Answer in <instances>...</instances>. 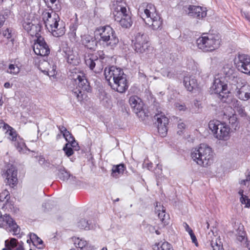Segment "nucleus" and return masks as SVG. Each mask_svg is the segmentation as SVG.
Listing matches in <instances>:
<instances>
[{
    "instance_id": "obj_1",
    "label": "nucleus",
    "mask_w": 250,
    "mask_h": 250,
    "mask_svg": "<svg viewBox=\"0 0 250 250\" xmlns=\"http://www.w3.org/2000/svg\"><path fill=\"white\" fill-rule=\"evenodd\" d=\"M104 75L111 88L119 93H124L128 88L126 75L123 70L115 66L106 67Z\"/></svg>"
},
{
    "instance_id": "obj_2",
    "label": "nucleus",
    "mask_w": 250,
    "mask_h": 250,
    "mask_svg": "<svg viewBox=\"0 0 250 250\" xmlns=\"http://www.w3.org/2000/svg\"><path fill=\"white\" fill-rule=\"evenodd\" d=\"M138 14L145 22L154 30H161L163 21L157 13L155 6L151 3H143L139 6Z\"/></svg>"
},
{
    "instance_id": "obj_3",
    "label": "nucleus",
    "mask_w": 250,
    "mask_h": 250,
    "mask_svg": "<svg viewBox=\"0 0 250 250\" xmlns=\"http://www.w3.org/2000/svg\"><path fill=\"white\" fill-rule=\"evenodd\" d=\"M69 78L77 84L76 88L72 91L74 96L78 101H82L86 96V92L90 91V86L84 74L77 68L72 69L69 75Z\"/></svg>"
},
{
    "instance_id": "obj_4",
    "label": "nucleus",
    "mask_w": 250,
    "mask_h": 250,
    "mask_svg": "<svg viewBox=\"0 0 250 250\" xmlns=\"http://www.w3.org/2000/svg\"><path fill=\"white\" fill-rule=\"evenodd\" d=\"M112 10L115 20L118 22L123 28H127L131 26L133 21L131 13L126 9V3L122 0L114 1Z\"/></svg>"
},
{
    "instance_id": "obj_5",
    "label": "nucleus",
    "mask_w": 250,
    "mask_h": 250,
    "mask_svg": "<svg viewBox=\"0 0 250 250\" xmlns=\"http://www.w3.org/2000/svg\"><path fill=\"white\" fill-rule=\"evenodd\" d=\"M42 15L45 26L53 36L59 37L64 34V24L62 21H60L57 14L53 11L44 12Z\"/></svg>"
},
{
    "instance_id": "obj_6",
    "label": "nucleus",
    "mask_w": 250,
    "mask_h": 250,
    "mask_svg": "<svg viewBox=\"0 0 250 250\" xmlns=\"http://www.w3.org/2000/svg\"><path fill=\"white\" fill-rule=\"evenodd\" d=\"M191 157L198 165L208 167L213 163V152L207 145L201 144L198 148L192 150Z\"/></svg>"
},
{
    "instance_id": "obj_7",
    "label": "nucleus",
    "mask_w": 250,
    "mask_h": 250,
    "mask_svg": "<svg viewBox=\"0 0 250 250\" xmlns=\"http://www.w3.org/2000/svg\"><path fill=\"white\" fill-rule=\"evenodd\" d=\"M95 33L100 37L99 42L104 47L113 49L119 42L115 31L110 26H100L96 29Z\"/></svg>"
},
{
    "instance_id": "obj_8",
    "label": "nucleus",
    "mask_w": 250,
    "mask_h": 250,
    "mask_svg": "<svg viewBox=\"0 0 250 250\" xmlns=\"http://www.w3.org/2000/svg\"><path fill=\"white\" fill-rule=\"evenodd\" d=\"M221 39L219 35L204 34L196 40L199 49L204 52H211L220 46Z\"/></svg>"
},
{
    "instance_id": "obj_9",
    "label": "nucleus",
    "mask_w": 250,
    "mask_h": 250,
    "mask_svg": "<svg viewBox=\"0 0 250 250\" xmlns=\"http://www.w3.org/2000/svg\"><path fill=\"white\" fill-rule=\"evenodd\" d=\"M208 127L218 140L227 141L229 139L230 128L225 123L218 120H212L208 123Z\"/></svg>"
},
{
    "instance_id": "obj_10",
    "label": "nucleus",
    "mask_w": 250,
    "mask_h": 250,
    "mask_svg": "<svg viewBox=\"0 0 250 250\" xmlns=\"http://www.w3.org/2000/svg\"><path fill=\"white\" fill-rule=\"evenodd\" d=\"M105 55L103 51H98L93 54H88L85 58V63L91 70L99 73L104 68Z\"/></svg>"
},
{
    "instance_id": "obj_11",
    "label": "nucleus",
    "mask_w": 250,
    "mask_h": 250,
    "mask_svg": "<svg viewBox=\"0 0 250 250\" xmlns=\"http://www.w3.org/2000/svg\"><path fill=\"white\" fill-rule=\"evenodd\" d=\"M3 128L7 130L5 133L8 136V139L12 142L19 152L24 153L27 150H29L23 140L18 136L16 131L14 128L7 124H4Z\"/></svg>"
},
{
    "instance_id": "obj_12",
    "label": "nucleus",
    "mask_w": 250,
    "mask_h": 250,
    "mask_svg": "<svg viewBox=\"0 0 250 250\" xmlns=\"http://www.w3.org/2000/svg\"><path fill=\"white\" fill-rule=\"evenodd\" d=\"M229 83L219 76H215L214 83L211 87L212 93L217 94L219 97L223 100L227 98L231 91L228 88Z\"/></svg>"
},
{
    "instance_id": "obj_13",
    "label": "nucleus",
    "mask_w": 250,
    "mask_h": 250,
    "mask_svg": "<svg viewBox=\"0 0 250 250\" xmlns=\"http://www.w3.org/2000/svg\"><path fill=\"white\" fill-rule=\"evenodd\" d=\"M132 46L134 50L138 53H146L151 48L146 35L138 33L132 39Z\"/></svg>"
},
{
    "instance_id": "obj_14",
    "label": "nucleus",
    "mask_w": 250,
    "mask_h": 250,
    "mask_svg": "<svg viewBox=\"0 0 250 250\" xmlns=\"http://www.w3.org/2000/svg\"><path fill=\"white\" fill-rule=\"evenodd\" d=\"M225 80L230 86L236 85L240 81V78L237 77L231 63H227L222 68L220 74L216 75Z\"/></svg>"
},
{
    "instance_id": "obj_15",
    "label": "nucleus",
    "mask_w": 250,
    "mask_h": 250,
    "mask_svg": "<svg viewBox=\"0 0 250 250\" xmlns=\"http://www.w3.org/2000/svg\"><path fill=\"white\" fill-rule=\"evenodd\" d=\"M230 86V90L240 100L247 101L250 99V85L248 84H243L240 79L237 84Z\"/></svg>"
},
{
    "instance_id": "obj_16",
    "label": "nucleus",
    "mask_w": 250,
    "mask_h": 250,
    "mask_svg": "<svg viewBox=\"0 0 250 250\" xmlns=\"http://www.w3.org/2000/svg\"><path fill=\"white\" fill-rule=\"evenodd\" d=\"M235 64L239 71L250 76V56L246 54L238 55Z\"/></svg>"
},
{
    "instance_id": "obj_17",
    "label": "nucleus",
    "mask_w": 250,
    "mask_h": 250,
    "mask_svg": "<svg viewBox=\"0 0 250 250\" xmlns=\"http://www.w3.org/2000/svg\"><path fill=\"white\" fill-rule=\"evenodd\" d=\"M35 53L41 56H46L50 53V48L44 39L40 36L37 37L33 46Z\"/></svg>"
},
{
    "instance_id": "obj_18",
    "label": "nucleus",
    "mask_w": 250,
    "mask_h": 250,
    "mask_svg": "<svg viewBox=\"0 0 250 250\" xmlns=\"http://www.w3.org/2000/svg\"><path fill=\"white\" fill-rule=\"evenodd\" d=\"M8 227L9 230L13 232V235L19 234L20 228L9 215H0V227L7 228Z\"/></svg>"
},
{
    "instance_id": "obj_19",
    "label": "nucleus",
    "mask_w": 250,
    "mask_h": 250,
    "mask_svg": "<svg viewBox=\"0 0 250 250\" xmlns=\"http://www.w3.org/2000/svg\"><path fill=\"white\" fill-rule=\"evenodd\" d=\"M154 118L157 120L158 131L161 137L165 136L167 132V125L169 122L168 119L162 112L156 114Z\"/></svg>"
},
{
    "instance_id": "obj_20",
    "label": "nucleus",
    "mask_w": 250,
    "mask_h": 250,
    "mask_svg": "<svg viewBox=\"0 0 250 250\" xmlns=\"http://www.w3.org/2000/svg\"><path fill=\"white\" fill-rule=\"evenodd\" d=\"M5 178V183L9 186L13 187L17 183V170L13 165H10L6 171L2 174Z\"/></svg>"
},
{
    "instance_id": "obj_21",
    "label": "nucleus",
    "mask_w": 250,
    "mask_h": 250,
    "mask_svg": "<svg viewBox=\"0 0 250 250\" xmlns=\"http://www.w3.org/2000/svg\"><path fill=\"white\" fill-rule=\"evenodd\" d=\"M188 15L198 19H202L207 16V9L199 6L190 5L188 7Z\"/></svg>"
},
{
    "instance_id": "obj_22",
    "label": "nucleus",
    "mask_w": 250,
    "mask_h": 250,
    "mask_svg": "<svg viewBox=\"0 0 250 250\" xmlns=\"http://www.w3.org/2000/svg\"><path fill=\"white\" fill-rule=\"evenodd\" d=\"M63 52L65 53L64 57L68 63L73 65H77L79 64L80 58L77 51L67 48Z\"/></svg>"
},
{
    "instance_id": "obj_23",
    "label": "nucleus",
    "mask_w": 250,
    "mask_h": 250,
    "mask_svg": "<svg viewBox=\"0 0 250 250\" xmlns=\"http://www.w3.org/2000/svg\"><path fill=\"white\" fill-rule=\"evenodd\" d=\"M10 198V193L7 190L5 189L0 193V202H4L2 208L7 209L8 211H12L13 206L9 202Z\"/></svg>"
},
{
    "instance_id": "obj_24",
    "label": "nucleus",
    "mask_w": 250,
    "mask_h": 250,
    "mask_svg": "<svg viewBox=\"0 0 250 250\" xmlns=\"http://www.w3.org/2000/svg\"><path fill=\"white\" fill-rule=\"evenodd\" d=\"M82 43L87 48L93 49L96 45V42L95 39L88 34L83 35L82 37Z\"/></svg>"
},
{
    "instance_id": "obj_25",
    "label": "nucleus",
    "mask_w": 250,
    "mask_h": 250,
    "mask_svg": "<svg viewBox=\"0 0 250 250\" xmlns=\"http://www.w3.org/2000/svg\"><path fill=\"white\" fill-rule=\"evenodd\" d=\"M184 84L186 88L189 91H191L197 86V81L191 76H186L184 78Z\"/></svg>"
},
{
    "instance_id": "obj_26",
    "label": "nucleus",
    "mask_w": 250,
    "mask_h": 250,
    "mask_svg": "<svg viewBox=\"0 0 250 250\" xmlns=\"http://www.w3.org/2000/svg\"><path fill=\"white\" fill-rule=\"evenodd\" d=\"M152 249L153 250H173L171 244L166 241L155 243L152 246Z\"/></svg>"
},
{
    "instance_id": "obj_27",
    "label": "nucleus",
    "mask_w": 250,
    "mask_h": 250,
    "mask_svg": "<svg viewBox=\"0 0 250 250\" xmlns=\"http://www.w3.org/2000/svg\"><path fill=\"white\" fill-rule=\"evenodd\" d=\"M22 25L24 29L31 35L33 36L36 34L37 30L34 31V29H36L37 26L32 23L29 20L24 21Z\"/></svg>"
},
{
    "instance_id": "obj_28",
    "label": "nucleus",
    "mask_w": 250,
    "mask_h": 250,
    "mask_svg": "<svg viewBox=\"0 0 250 250\" xmlns=\"http://www.w3.org/2000/svg\"><path fill=\"white\" fill-rule=\"evenodd\" d=\"M125 167L124 164H119L113 166L112 168L111 175L114 177H118L119 175L123 174Z\"/></svg>"
},
{
    "instance_id": "obj_29",
    "label": "nucleus",
    "mask_w": 250,
    "mask_h": 250,
    "mask_svg": "<svg viewBox=\"0 0 250 250\" xmlns=\"http://www.w3.org/2000/svg\"><path fill=\"white\" fill-rule=\"evenodd\" d=\"M158 216L164 226L169 223V216L168 214H166L165 210L163 209L162 210L159 211L158 212Z\"/></svg>"
},
{
    "instance_id": "obj_30",
    "label": "nucleus",
    "mask_w": 250,
    "mask_h": 250,
    "mask_svg": "<svg viewBox=\"0 0 250 250\" xmlns=\"http://www.w3.org/2000/svg\"><path fill=\"white\" fill-rule=\"evenodd\" d=\"M77 27L78 25L76 23H72L70 26V31L69 32L68 35V38L72 42L76 41L77 36L76 32Z\"/></svg>"
},
{
    "instance_id": "obj_31",
    "label": "nucleus",
    "mask_w": 250,
    "mask_h": 250,
    "mask_svg": "<svg viewBox=\"0 0 250 250\" xmlns=\"http://www.w3.org/2000/svg\"><path fill=\"white\" fill-rule=\"evenodd\" d=\"M58 176L61 180L64 181L68 180L71 177L72 178H73V177L71 175L69 172L66 171V170L64 167L59 169L58 172Z\"/></svg>"
},
{
    "instance_id": "obj_32",
    "label": "nucleus",
    "mask_w": 250,
    "mask_h": 250,
    "mask_svg": "<svg viewBox=\"0 0 250 250\" xmlns=\"http://www.w3.org/2000/svg\"><path fill=\"white\" fill-rule=\"evenodd\" d=\"M210 245L213 250H224L220 237L216 238L215 240H212Z\"/></svg>"
},
{
    "instance_id": "obj_33",
    "label": "nucleus",
    "mask_w": 250,
    "mask_h": 250,
    "mask_svg": "<svg viewBox=\"0 0 250 250\" xmlns=\"http://www.w3.org/2000/svg\"><path fill=\"white\" fill-rule=\"evenodd\" d=\"M31 239L33 240V244L34 246H37L38 245H42L41 246L38 247V248L39 249H42L44 248L42 240L36 234L34 233H31Z\"/></svg>"
},
{
    "instance_id": "obj_34",
    "label": "nucleus",
    "mask_w": 250,
    "mask_h": 250,
    "mask_svg": "<svg viewBox=\"0 0 250 250\" xmlns=\"http://www.w3.org/2000/svg\"><path fill=\"white\" fill-rule=\"evenodd\" d=\"M78 227L81 229H84L85 230H89L90 229V225L88 221L85 219H81L78 222Z\"/></svg>"
},
{
    "instance_id": "obj_35",
    "label": "nucleus",
    "mask_w": 250,
    "mask_h": 250,
    "mask_svg": "<svg viewBox=\"0 0 250 250\" xmlns=\"http://www.w3.org/2000/svg\"><path fill=\"white\" fill-rule=\"evenodd\" d=\"M20 71V69L18 66L13 64H10L9 65L8 69L7 72L11 74L16 75L19 73Z\"/></svg>"
},
{
    "instance_id": "obj_36",
    "label": "nucleus",
    "mask_w": 250,
    "mask_h": 250,
    "mask_svg": "<svg viewBox=\"0 0 250 250\" xmlns=\"http://www.w3.org/2000/svg\"><path fill=\"white\" fill-rule=\"evenodd\" d=\"M62 150L65 153V154L67 157H70L74 153V149L69 146V144L66 143L64 146L63 147Z\"/></svg>"
},
{
    "instance_id": "obj_37",
    "label": "nucleus",
    "mask_w": 250,
    "mask_h": 250,
    "mask_svg": "<svg viewBox=\"0 0 250 250\" xmlns=\"http://www.w3.org/2000/svg\"><path fill=\"white\" fill-rule=\"evenodd\" d=\"M144 106V104L141 99L140 102H139L137 104H135L134 107H132L134 112L137 115L143 110Z\"/></svg>"
},
{
    "instance_id": "obj_38",
    "label": "nucleus",
    "mask_w": 250,
    "mask_h": 250,
    "mask_svg": "<svg viewBox=\"0 0 250 250\" xmlns=\"http://www.w3.org/2000/svg\"><path fill=\"white\" fill-rule=\"evenodd\" d=\"M140 99H141L137 96H131L129 99V102L131 107H134L136 104L139 102H140Z\"/></svg>"
},
{
    "instance_id": "obj_39",
    "label": "nucleus",
    "mask_w": 250,
    "mask_h": 250,
    "mask_svg": "<svg viewBox=\"0 0 250 250\" xmlns=\"http://www.w3.org/2000/svg\"><path fill=\"white\" fill-rule=\"evenodd\" d=\"M162 75L164 77H166L167 78L171 79L174 77V73L172 71L166 69L162 71Z\"/></svg>"
},
{
    "instance_id": "obj_40",
    "label": "nucleus",
    "mask_w": 250,
    "mask_h": 250,
    "mask_svg": "<svg viewBox=\"0 0 250 250\" xmlns=\"http://www.w3.org/2000/svg\"><path fill=\"white\" fill-rule=\"evenodd\" d=\"M241 105H242L241 102L236 99H232L230 103V106L231 108H233L234 110L237 109L238 107H239Z\"/></svg>"
},
{
    "instance_id": "obj_41",
    "label": "nucleus",
    "mask_w": 250,
    "mask_h": 250,
    "mask_svg": "<svg viewBox=\"0 0 250 250\" xmlns=\"http://www.w3.org/2000/svg\"><path fill=\"white\" fill-rule=\"evenodd\" d=\"M56 66L54 64H53L47 69V71L44 70V72H46L49 76H53L56 74Z\"/></svg>"
},
{
    "instance_id": "obj_42",
    "label": "nucleus",
    "mask_w": 250,
    "mask_h": 250,
    "mask_svg": "<svg viewBox=\"0 0 250 250\" xmlns=\"http://www.w3.org/2000/svg\"><path fill=\"white\" fill-rule=\"evenodd\" d=\"M229 123L231 125L232 127H234L236 129V127L238 126V123L237 122V118L235 115H232L230 116L229 119Z\"/></svg>"
},
{
    "instance_id": "obj_43",
    "label": "nucleus",
    "mask_w": 250,
    "mask_h": 250,
    "mask_svg": "<svg viewBox=\"0 0 250 250\" xmlns=\"http://www.w3.org/2000/svg\"><path fill=\"white\" fill-rule=\"evenodd\" d=\"M240 200L242 204L245 205V207L249 208L250 207V199L248 198L247 196L244 197H241Z\"/></svg>"
},
{
    "instance_id": "obj_44",
    "label": "nucleus",
    "mask_w": 250,
    "mask_h": 250,
    "mask_svg": "<svg viewBox=\"0 0 250 250\" xmlns=\"http://www.w3.org/2000/svg\"><path fill=\"white\" fill-rule=\"evenodd\" d=\"M186 125L183 122L179 123L177 126V133L181 135L183 132V130L185 129Z\"/></svg>"
},
{
    "instance_id": "obj_45",
    "label": "nucleus",
    "mask_w": 250,
    "mask_h": 250,
    "mask_svg": "<svg viewBox=\"0 0 250 250\" xmlns=\"http://www.w3.org/2000/svg\"><path fill=\"white\" fill-rule=\"evenodd\" d=\"M7 245H8V248H10L12 250V249L15 248V247H16L18 246V243L17 242V240L16 239L11 238L9 242V244H7Z\"/></svg>"
},
{
    "instance_id": "obj_46",
    "label": "nucleus",
    "mask_w": 250,
    "mask_h": 250,
    "mask_svg": "<svg viewBox=\"0 0 250 250\" xmlns=\"http://www.w3.org/2000/svg\"><path fill=\"white\" fill-rule=\"evenodd\" d=\"M78 242L77 243L76 242H75V244L76 245V246L77 247H78L80 249H83V248L85 247V246L87 245L86 241L83 240H79L78 239Z\"/></svg>"
},
{
    "instance_id": "obj_47",
    "label": "nucleus",
    "mask_w": 250,
    "mask_h": 250,
    "mask_svg": "<svg viewBox=\"0 0 250 250\" xmlns=\"http://www.w3.org/2000/svg\"><path fill=\"white\" fill-rule=\"evenodd\" d=\"M69 146L72 147L74 150L77 151L80 149V146L75 139L69 143Z\"/></svg>"
},
{
    "instance_id": "obj_48",
    "label": "nucleus",
    "mask_w": 250,
    "mask_h": 250,
    "mask_svg": "<svg viewBox=\"0 0 250 250\" xmlns=\"http://www.w3.org/2000/svg\"><path fill=\"white\" fill-rule=\"evenodd\" d=\"M1 32L3 36L5 38L9 39L11 38V33L9 31V29L6 28L5 30H3Z\"/></svg>"
},
{
    "instance_id": "obj_49",
    "label": "nucleus",
    "mask_w": 250,
    "mask_h": 250,
    "mask_svg": "<svg viewBox=\"0 0 250 250\" xmlns=\"http://www.w3.org/2000/svg\"><path fill=\"white\" fill-rule=\"evenodd\" d=\"M235 111H237L239 114L242 117L246 116V113L245 111L244 107L242 105H241L239 107H238V108Z\"/></svg>"
},
{
    "instance_id": "obj_50",
    "label": "nucleus",
    "mask_w": 250,
    "mask_h": 250,
    "mask_svg": "<svg viewBox=\"0 0 250 250\" xmlns=\"http://www.w3.org/2000/svg\"><path fill=\"white\" fill-rule=\"evenodd\" d=\"M246 236V233L244 230L243 227H239L238 228V229H237V236Z\"/></svg>"
},
{
    "instance_id": "obj_51",
    "label": "nucleus",
    "mask_w": 250,
    "mask_h": 250,
    "mask_svg": "<svg viewBox=\"0 0 250 250\" xmlns=\"http://www.w3.org/2000/svg\"><path fill=\"white\" fill-rule=\"evenodd\" d=\"M189 234L190 236L191 239L192 240V242L193 243H194L196 246H198L197 240L196 237L195 235H194V233L193 232V231L191 233H189Z\"/></svg>"
},
{
    "instance_id": "obj_52",
    "label": "nucleus",
    "mask_w": 250,
    "mask_h": 250,
    "mask_svg": "<svg viewBox=\"0 0 250 250\" xmlns=\"http://www.w3.org/2000/svg\"><path fill=\"white\" fill-rule=\"evenodd\" d=\"M237 239L240 241L242 245L247 240V238L246 236H237Z\"/></svg>"
},
{
    "instance_id": "obj_53",
    "label": "nucleus",
    "mask_w": 250,
    "mask_h": 250,
    "mask_svg": "<svg viewBox=\"0 0 250 250\" xmlns=\"http://www.w3.org/2000/svg\"><path fill=\"white\" fill-rule=\"evenodd\" d=\"M16 250H24L23 248V242L22 241H20L18 243V247Z\"/></svg>"
},
{
    "instance_id": "obj_54",
    "label": "nucleus",
    "mask_w": 250,
    "mask_h": 250,
    "mask_svg": "<svg viewBox=\"0 0 250 250\" xmlns=\"http://www.w3.org/2000/svg\"><path fill=\"white\" fill-rule=\"evenodd\" d=\"M64 138H65L66 141L67 142V143H69V144L70 142H72L75 139L71 134L69 135L68 136V137H65Z\"/></svg>"
},
{
    "instance_id": "obj_55",
    "label": "nucleus",
    "mask_w": 250,
    "mask_h": 250,
    "mask_svg": "<svg viewBox=\"0 0 250 250\" xmlns=\"http://www.w3.org/2000/svg\"><path fill=\"white\" fill-rule=\"evenodd\" d=\"M183 225L186 231H188V233H191L193 231L189 227V226L187 223H184Z\"/></svg>"
},
{
    "instance_id": "obj_56",
    "label": "nucleus",
    "mask_w": 250,
    "mask_h": 250,
    "mask_svg": "<svg viewBox=\"0 0 250 250\" xmlns=\"http://www.w3.org/2000/svg\"><path fill=\"white\" fill-rule=\"evenodd\" d=\"M144 167H147L148 169H150L152 167V163L150 162L148 163L146 161L144 163Z\"/></svg>"
},
{
    "instance_id": "obj_57",
    "label": "nucleus",
    "mask_w": 250,
    "mask_h": 250,
    "mask_svg": "<svg viewBox=\"0 0 250 250\" xmlns=\"http://www.w3.org/2000/svg\"><path fill=\"white\" fill-rule=\"evenodd\" d=\"M58 128L62 134L64 133V132H65L66 130H67L66 128L63 125L58 126Z\"/></svg>"
},
{
    "instance_id": "obj_58",
    "label": "nucleus",
    "mask_w": 250,
    "mask_h": 250,
    "mask_svg": "<svg viewBox=\"0 0 250 250\" xmlns=\"http://www.w3.org/2000/svg\"><path fill=\"white\" fill-rule=\"evenodd\" d=\"M176 107L179 110H185L186 109V107L184 105L180 104H176Z\"/></svg>"
},
{
    "instance_id": "obj_59",
    "label": "nucleus",
    "mask_w": 250,
    "mask_h": 250,
    "mask_svg": "<svg viewBox=\"0 0 250 250\" xmlns=\"http://www.w3.org/2000/svg\"><path fill=\"white\" fill-rule=\"evenodd\" d=\"M242 245L244 247H245L249 249V250H250V242L248 241V240H247Z\"/></svg>"
},
{
    "instance_id": "obj_60",
    "label": "nucleus",
    "mask_w": 250,
    "mask_h": 250,
    "mask_svg": "<svg viewBox=\"0 0 250 250\" xmlns=\"http://www.w3.org/2000/svg\"><path fill=\"white\" fill-rule=\"evenodd\" d=\"M38 161L41 165H43L45 162V160L43 157H40Z\"/></svg>"
},
{
    "instance_id": "obj_61",
    "label": "nucleus",
    "mask_w": 250,
    "mask_h": 250,
    "mask_svg": "<svg viewBox=\"0 0 250 250\" xmlns=\"http://www.w3.org/2000/svg\"><path fill=\"white\" fill-rule=\"evenodd\" d=\"M4 21V17L3 16H0V27L3 25Z\"/></svg>"
},
{
    "instance_id": "obj_62",
    "label": "nucleus",
    "mask_w": 250,
    "mask_h": 250,
    "mask_svg": "<svg viewBox=\"0 0 250 250\" xmlns=\"http://www.w3.org/2000/svg\"><path fill=\"white\" fill-rule=\"evenodd\" d=\"M70 134L71 133H70V132L69 131L66 130L65 132H64V133L62 134V135H63L64 138H65V137H68V136L69 135H70Z\"/></svg>"
},
{
    "instance_id": "obj_63",
    "label": "nucleus",
    "mask_w": 250,
    "mask_h": 250,
    "mask_svg": "<svg viewBox=\"0 0 250 250\" xmlns=\"http://www.w3.org/2000/svg\"><path fill=\"white\" fill-rule=\"evenodd\" d=\"M244 193V190L243 189H240L239 192H238V193L240 195H241V197H246L247 196L246 195H244L243 194Z\"/></svg>"
},
{
    "instance_id": "obj_64",
    "label": "nucleus",
    "mask_w": 250,
    "mask_h": 250,
    "mask_svg": "<svg viewBox=\"0 0 250 250\" xmlns=\"http://www.w3.org/2000/svg\"><path fill=\"white\" fill-rule=\"evenodd\" d=\"M4 86L6 88H9L11 87V85L9 82H6L4 83Z\"/></svg>"
}]
</instances>
